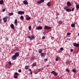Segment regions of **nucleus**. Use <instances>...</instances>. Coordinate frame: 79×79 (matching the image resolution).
<instances>
[{"label":"nucleus","mask_w":79,"mask_h":79,"mask_svg":"<svg viewBox=\"0 0 79 79\" xmlns=\"http://www.w3.org/2000/svg\"><path fill=\"white\" fill-rule=\"evenodd\" d=\"M66 65H67V64H70V61L69 60L67 61L66 62Z\"/></svg>","instance_id":"obj_19"},{"label":"nucleus","mask_w":79,"mask_h":79,"mask_svg":"<svg viewBox=\"0 0 79 79\" xmlns=\"http://www.w3.org/2000/svg\"><path fill=\"white\" fill-rule=\"evenodd\" d=\"M18 71H19V73H21V70L19 69L18 70Z\"/></svg>","instance_id":"obj_40"},{"label":"nucleus","mask_w":79,"mask_h":79,"mask_svg":"<svg viewBox=\"0 0 79 79\" xmlns=\"http://www.w3.org/2000/svg\"><path fill=\"white\" fill-rule=\"evenodd\" d=\"M51 74H53L54 76H57L58 75L57 73L56 72H55V71H53L51 72Z\"/></svg>","instance_id":"obj_5"},{"label":"nucleus","mask_w":79,"mask_h":79,"mask_svg":"<svg viewBox=\"0 0 79 79\" xmlns=\"http://www.w3.org/2000/svg\"><path fill=\"white\" fill-rule=\"evenodd\" d=\"M74 10V8H73L71 10V11H73Z\"/></svg>","instance_id":"obj_44"},{"label":"nucleus","mask_w":79,"mask_h":79,"mask_svg":"<svg viewBox=\"0 0 79 79\" xmlns=\"http://www.w3.org/2000/svg\"><path fill=\"white\" fill-rule=\"evenodd\" d=\"M9 65H11V61H9Z\"/></svg>","instance_id":"obj_38"},{"label":"nucleus","mask_w":79,"mask_h":79,"mask_svg":"<svg viewBox=\"0 0 79 79\" xmlns=\"http://www.w3.org/2000/svg\"><path fill=\"white\" fill-rule=\"evenodd\" d=\"M60 50H61V51H62V50H63V48H60Z\"/></svg>","instance_id":"obj_36"},{"label":"nucleus","mask_w":79,"mask_h":79,"mask_svg":"<svg viewBox=\"0 0 79 79\" xmlns=\"http://www.w3.org/2000/svg\"><path fill=\"white\" fill-rule=\"evenodd\" d=\"M16 58H17V57H16L14 55L12 56V60H15L16 59Z\"/></svg>","instance_id":"obj_8"},{"label":"nucleus","mask_w":79,"mask_h":79,"mask_svg":"<svg viewBox=\"0 0 79 79\" xmlns=\"http://www.w3.org/2000/svg\"><path fill=\"white\" fill-rule=\"evenodd\" d=\"M47 5H48V6H50V5H51V4H50V2H48V3L47 4Z\"/></svg>","instance_id":"obj_22"},{"label":"nucleus","mask_w":79,"mask_h":79,"mask_svg":"<svg viewBox=\"0 0 79 79\" xmlns=\"http://www.w3.org/2000/svg\"><path fill=\"white\" fill-rule=\"evenodd\" d=\"M43 34L44 35H45V33L44 32H43Z\"/></svg>","instance_id":"obj_51"},{"label":"nucleus","mask_w":79,"mask_h":79,"mask_svg":"<svg viewBox=\"0 0 79 79\" xmlns=\"http://www.w3.org/2000/svg\"><path fill=\"white\" fill-rule=\"evenodd\" d=\"M25 68L26 70H27V69H28L29 68V66L26 65L25 66Z\"/></svg>","instance_id":"obj_12"},{"label":"nucleus","mask_w":79,"mask_h":79,"mask_svg":"<svg viewBox=\"0 0 79 79\" xmlns=\"http://www.w3.org/2000/svg\"><path fill=\"white\" fill-rule=\"evenodd\" d=\"M18 13L19 15H24V12L19 11H18Z\"/></svg>","instance_id":"obj_4"},{"label":"nucleus","mask_w":79,"mask_h":79,"mask_svg":"<svg viewBox=\"0 0 79 79\" xmlns=\"http://www.w3.org/2000/svg\"><path fill=\"white\" fill-rule=\"evenodd\" d=\"M13 15H14V14H13V13H9L8 14V16H13Z\"/></svg>","instance_id":"obj_11"},{"label":"nucleus","mask_w":79,"mask_h":79,"mask_svg":"<svg viewBox=\"0 0 79 79\" xmlns=\"http://www.w3.org/2000/svg\"><path fill=\"white\" fill-rule=\"evenodd\" d=\"M42 49H40V50H39L38 51V52L39 53H42Z\"/></svg>","instance_id":"obj_16"},{"label":"nucleus","mask_w":79,"mask_h":79,"mask_svg":"<svg viewBox=\"0 0 79 79\" xmlns=\"http://www.w3.org/2000/svg\"><path fill=\"white\" fill-rule=\"evenodd\" d=\"M42 39H45V36H43L42 37Z\"/></svg>","instance_id":"obj_42"},{"label":"nucleus","mask_w":79,"mask_h":79,"mask_svg":"<svg viewBox=\"0 0 79 79\" xmlns=\"http://www.w3.org/2000/svg\"><path fill=\"white\" fill-rule=\"evenodd\" d=\"M11 27L12 29H15V27H14V25H13V24H12L11 25Z\"/></svg>","instance_id":"obj_17"},{"label":"nucleus","mask_w":79,"mask_h":79,"mask_svg":"<svg viewBox=\"0 0 79 79\" xmlns=\"http://www.w3.org/2000/svg\"><path fill=\"white\" fill-rule=\"evenodd\" d=\"M28 71H30V72H31L32 71V70H31V69H30L28 70Z\"/></svg>","instance_id":"obj_47"},{"label":"nucleus","mask_w":79,"mask_h":79,"mask_svg":"<svg viewBox=\"0 0 79 79\" xmlns=\"http://www.w3.org/2000/svg\"><path fill=\"white\" fill-rule=\"evenodd\" d=\"M44 55V52H42L41 53V57H42V56H43Z\"/></svg>","instance_id":"obj_24"},{"label":"nucleus","mask_w":79,"mask_h":79,"mask_svg":"<svg viewBox=\"0 0 79 79\" xmlns=\"http://www.w3.org/2000/svg\"><path fill=\"white\" fill-rule=\"evenodd\" d=\"M66 9H68V7H64V10H66Z\"/></svg>","instance_id":"obj_39"},{"label":"nucleus","mask_w":79,"mask_h":79,"mask_svg":"<svg viewBox=\"0 0 79 79\" xmlns=\"http://www.w3.org/2000/svg\"><path fill=\"white\" fill-rule=\"evenodd\" d=\"M67 5L68 6H70L71 5V4L69 2H67Z\"/></svg>","instance_id":"obj_18"},{"label":"nucleus","mask_w":79,"mask_h":79,"mask_svg":"<svg viewBox=\"0 0 79 79\" xmlns=\"http://www.w3.org/2000/svg\"><path fill=\"white\" fill-rule=\"evenodd\" d=\"M48 66H49V65H47V67H48Z\"/></svg>","instance_id":"obj_52"},{"label":"nucleus","mask_w":79,"mask_h":79,"mask_svg":"<svg viewBox=\"0 0 79 79\" xmlns=\"http://www.w3.org/2000/svg\"><path fill=\"white\" fill-rule=\"evenodd\" d=\"M31 26H29L28 27V29L29 30H31Z\"/></svg>","instance_id":"obj_32"},{"label":"nucleus","mask_w":79,"mask_h":79,"mask_svg":"<svg viewBox=\"0 0 79 79\" xmlns=\"http://www.w3.org/2000/svg\"><path fill=\"white\" fill-rule=\"evenodd\" d=\"M2 22V20L0 19V23H1V22Z\"/></svg>","instance_id":"obj_53"},{"label":"nucleus","mask_w":79,"mask_h":79,"mask_svg":"<svg viewBox=\"0 0 79 79\" xmlns=\"http://www.w3.org/2000/svg\"><path fill=\"white\" fill-rule=\"evenodd\" d=\"M71 35L70 33H67V35Z\"/></svg>","instance_id":"obj_37"},{"label":"nucleus","mask_w":79,"mask_h":79,"mask_svg":"<svg viewBox=\"0 0 79 79\" xmlns=\"http://www.w3.org/2000/svg\"><path fill=\"white\" fill-rule=\"evenodd\" d=\"M15 75V76H18V73L17 72H15L14 73Z\"/></svg>","instance_id":"obj_31"},{"label":"nucleus","mask_w":79,"mask_h":79,"mask_svg":"<svg viewBox=\"0 0 79 79\" xmlns=\"http://www.w3.org/2000/svg\"><path fill=\"white\" fill-rule=\"evenodd\" d=\"M4 11H5V9H3L2 10V12H4Z\"/></svg>","instance_id":"obj_43"},{"label":"nucleus","mask_w":79,"mask_h":79,"mask_svg":"<svg viewBox=\"0 0 79 79\" xmlns=\"http://www.w3.org/2000/svg\"><path fill=\"white\" fill-rule=\"evenodd\" d=\"M71 26L72 27H75V24L74 23L72 24Z\"/></svg>","instance_id":"obj_20"},{"label":"nucleus","mask_w":79,"mask_h":79,"mask_svg":"<svg viewBox=\"0 0 79 79\" xmlns=\"http://www.w3.org/2000/svg\"><path fill=\"white\" fill-rule=\"evenodd\" d=\"M44 2V0H41L40 1L38 2V3H40V4L42 3H43Z\"/></svg>","instance_id":"obj_10"},{"label":"nucleus","mask_w":79,"mask_h":79,"mask_svg":"<svg viewBox=\"0 0 79 79\" xmlns=\"http://www.w3.org/2000/svg\"><path fill=\"white\" fill-rule=\"evenodd\" d=\"M35 39V37L34 36H32L31 37V38L30 39V40H33Z\"/></svg>","instance_id":"obj_13"},{"label":"nucleus","mask_w":79,"mask_h":79,"mask_svg":"<svg viewBox=\"0 0 79 79\" xmlns=\"http://www.w3.org/2000/svg\"><path fill=\"white\" fill-rule=\"evenodd\" d=\"M21 19H24V17L23 16H21L20 17Z\"/></svg>","instance_id":"obj_26"},{"label":"nucleus","mask_w":79,"mask_h":79,"mask_svg":"<svg viewBox=\"0 0 79 79\" xmlns=\"http://www.w3.org/2000/svg\"><path fill=\"white\" fill-rule=\"evenodd\" d=\"M76 7L77 9H79V5H76Z\"/></svg>","instance_id":"obj_25"},{"label":"nucleus","mask_w":79,"mask_h":79,"mask_svg":"<svg viewBox=\"0 0 79 79\" xmlns=\"http://www.w3.org/2000/svg\"><path fill=\"white\" fill-rule=\"evenodd\" d=\"M66 71H67V72H70V70L68 69H66Z\"/></svg>","instance_id":"obj_28"},{"label":"nucleus","mask_w":79,"mask_h":79,"mask_svg":"<svg viewBox=\"0 0 79 79\" xmlns=\"http://www.w3.org/2000/svg\"><path fill=\"white\" fill-rule=\"evenodd\" d=\"M23 3L24 4V5H27V4H28V2H27L26 0L23 1Z\"/></svg>","instance_id":"obj_9"},{"label":"nucleus","mask_w":79,"mask_h":79,"mask_svg":"<svg viewBox=\"0 0 79 79\" xmlns=\"http://www.w3.org/2000/svg\"><path fill=\"white\" fill-rule=\"evenodd\" d=\"M66 11H67V12H70L71 11V9H66Z\"/></svg>","instance_id":"obj_14"},{"label":"nucleus","mask_w":79,"mask_h":79,"mask_svg":"<svg viewBox=\"0 0 79 79\" xmlns=\"http://www.w3.org/2000/svg\"><path fill=\"white\" fill-rule=\"evenodd\" d=\"M72 71L73 73H75V72H76V69H73L72 70Z\"/></svg>","instance_id":"obj_33"},{"label":"nucleus","mask_w":79,"mask_h":79,"mask_svg":"<svg viewBox=\"0 0 79 79\" xmlns=\"http://www.w3.org/2000/svg\"><path fill=\"white\" fill-rule=\"evenodd\" d=\"M56 61H58V58H56Z\"/></svg>","instance_id":"obj_41"},{"label":"nucleus","mask_w":79,"mask_h":79,"mask_svg":"<svg viewBox=\"0 0 79 79\" xmlns=\"http://www.w3.org/2000/svg\"><path fill=\"white\" fill-rule=\"evenodd\" d=\"M30 74L31 75L32 74V71L31 72H30Z\"/></svg>","instance_id":"obj_50"},{"label":"nucleus","mask_w":79,"mask_h":79,"mask_svg":"<svg viewBox=\"0 0 79 79\" xmlns=\"http://www.w3.org/2000/svg\"><path fill=\"white\" fill-rule=\"evenodd\" d=\"M37 64V63L36 62H35L34 63H33L32 64V66H36V64Z\"/></svg>","instance_id":"obj_23"},{"label":"nucleus","mask_w":79,"mask_h":79,"mask_svg":"<svg viewBox=\"0 0 79 79\" xmlns=\"http://www.w3.org/2000/svg\"><path fill=\"white\" fill-rule=\"evenodd\" d=\"M8 19V17H4L2 19L4 20V23H6L7 22V19Z\"/></svg>","instance_id":"obj_1"},{"label":"nucleus","mask_w":79,"mask_h":79,"mask_svg":"<svg viewBox=\"0 0 79 79\" xmlns=\"http://www.w3.org/2000/svg\"><path fill=\"white\" fill-rule=\"evenodd\" d=\"M35 74H37V73H35Z\"/></svg>","instance_id":"obj_54"},{"label":"nucleus","mask_w":79,"mask_h":79,"mask_svg":"<svg viewBox=\"0 0 79 79\" xmlns=\"http://www.w3.org/2000/svg\"><path fill=\"white\" fill-rule=\"evenodd\" d=\"M70 51H71V52H73V49H71V50H70Z\"/></svg>","instance_id":"obj_48"},{"label":"nucleus","mask_w":79,"mask_h":79,"mask_svg":"<svg viewBox=\"0 0 79 79\" xmlns=\"http://www.w3.org/2000/svg\"><path fill=\"white\" fill-rule=\"evenodd\" d=\"M14 78L15 79H17L18 78V76H14Z\"/></svg>","instance_id":"obj_34"},{"label":"nucleus","mask_w":79,"mask_h":79,"mask_svg":"<svg viewBox=\"0 0 79 79\" xmlns=\"http://www.w3.org/2000/svg\"><path fill=\"white\" fill-rule=\"evenodd\" d=\"M41 30L42 29V26H39L38 27L37 29H36V30Z\"/></svg>","instance_id":"obj_7"},{"label":"nucleus","mask_w":79,"mask_h":79,"mask_svg":"<svg viewBox=\"0 0 79 79\" xmlns=\"http://www.w3.org/2000/svg\"><path fill=\"white\" fill-rule=\"evenodd\" d=\"M59 23L61 24L63 23V22H62V21H61V20H60L59 21Z\"/></svg>","instance_id":"obj_29"},{"label":"nucleus","mask_w":79,"mask_h":79,"mask_svg":"<svg viewBox=\"0 0 79 79\" xmlns=\"http://www.w3.org/2000/svg\"><path fill=\"white\" fill-rule=\"evenodd\" d=\"M44 62H46V61H48V59H44Z\"/></svg>","instance_id":"obj_30"},{"label":"nucleus","mask_w":79,"mask_h":79,"mask_svg":"<svg viewBox=\"0 0 79 79\" xmlns=\"http://www.w3.org/2000/svg\"><path fill=\"white\" fill-rule=\"evenodd\" d=\"M15 24H17V23H18V20H17V19H16L15 20Z\"/></svg>","instance_id":"obj_27"},{"label":"nucleus","mask_w":79,"mask_h":79,"mask_svg":"<svg viewBox=\"0 0 79 79\" xmlns=\"http://www.w3.org/2000/svg\"><path fill=\"white\" fill-rule=\"evenodd\" d=\"M44 29H45L49 30V29H51V27H48L46 25V26H44Z\"/></svg>","instance_id":"obj_2"},{"label":"nucleus","mask_w":79,"mask_h":79,"mask_svg":"<svg viewBox=\"0 0 79 79\" xmlns=\"http://www.w3.org/2000/svg\"><path fill=\"white\" fill-rule=\"evenodd\" d=\"M51 39L52 40H54V39H55V38L54 37H52Z\"/></svg>","instance_id":"obj_45"},{"label":"nucleus","mask_w":79,"mask_h":79,"mask_svg":"<svg viewBox=\"0 0 79 79\" xmlns=\"http://www.w3.org/2000/svg\"><path fill=\"white\" fill-rule=\"evenodd\" d=\"M73 46L74 47H79V44L76 43H74L73 44Z\"/></svg>","instance_id":"obj_3"},{"label":"nucleus","mask_w":79,"mask_h":79,"mask_svg":"<svg viewBox=\"0 0 79 79\" xmlns=\"http://www.w3.org/2000/svg\"><path fill=\"white\" fill-rule=\"evenodd\" d=\"M31 18L30 17H28L26 19L27 20V21H29L30 19H31Z\"/></svg>","instance_id":"obj_21"},{"label":"nucleus","mask_w":79,"mask_h":79,"mask_svg":"<svg viewBox=\"0 0 79 79\" xmlns=\"http://www.w3.org/2000/svg\"><path fill=\"white\" fill-rule=\"evenodd\" d=\"M3 0H2L0 1V5H3Z\"/></svg>","instance_id":"obj_15"},{"label":"nucleus","mask_w":79,"mask_h":79,"mask_svg":"<svg viewBox=\"0 0 79 79\" xmlns=\"http://www.w3.org/2000/svg\"><path fill=\"white\" fill-rule=\"evenodd\" d=\"M27 37L29 38V39H31V36H28Z\"/></svg>","instance_id":"obj_49"},{"label":"nucleus","mask_w":79,"mask_h":79,"mask_svg":"<svg viewBox=\"0 0 79 79\" xmlns=\"http://www.w3.org/2000/svg\"><path fill=\"white\" fill-rule=\"evenodd\" d=\"M8 37H6V41H8Z\"/></svg>","instance_id":"obj_35"},{"label":"nucleus","mask_w":79,"mask_h":79,"mask_svg":"<svg viewBox=\"0 0 79 79\" xmlns=\"http://www.w3.org/2000/svg\"><path fill=\"white\" fill-rule=\"evenodd\" d=\"M31 60H34V57H32L31 58Z\"/></svg>","instance_id":"obj_46"},{"label":"nucleus","mask_w":79,"mask_h":79,"mask_svg":"<svg viewBox=\"0 0 79 79\" xmlns=\"http://www.w3.org/2000/svg\"><path fill=\"white\" fill-rule=\"evenodd\" d=\"M16 57H18L19 56V52H17L15 53V55Z\"/></svg>","instance_id":"obj_6"}]
</instances>
